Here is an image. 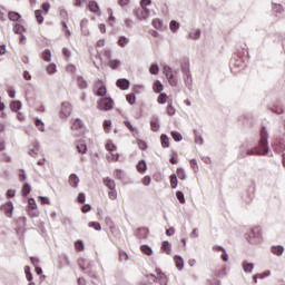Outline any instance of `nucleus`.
Returning a JSON list of instances; mask_svg holds the SVG:
<instances>
[{
	"mask_svg": "<svg viewBox=\"0 0 285 285\" xmlns=\"http://www.w3.org/2000/svg\"><path fill=\"white\" fill-rule=\"evenodd\" d=\"M268 153V132L266 128L261 129L258 146L246 151V155H266Z\"/></svg>",
	"mask_w": 285,
	"mask_h": 285,
	"instance_id": "obj_1",
	"label": "nucleus"
},
{
	"mask_svg": "<svg viewBox=\"0 0 285 285\" xmlns=\"http://www.w3.org/2000/svg\"><path fill=\"white\" fill-rule=\"evenodd\" d=\"M102 184H104V186H106V188H108L109 199L115 202V199H117V197H118V195H117V183H115V179H112L110 177H105L102 179Z\"/></svg>",
	"mask_w": 285,
	"mask_h": 285,
	"instance_id": "obj_2",
	"label": "nucleus"
},
{
	"mask_svg": "<svg viewBox=\"0 0 285 285\" xmlns=\"http://www.w3.org/2000/svg\"><path fill=\"white\" fill-rule=\"evenodd\" d=\"M115 108V100L110 97H104L97 101V109L108 112V110H112Z\"/></svg>",
	"mask_w": 285,
	"mask_h": 285,
	"instance_id": "obj_3",
	"label": "nucleus"
},
{
	"mask_svg": "<svg viewBox=\"0 0 285 285\" xmlns=\"http://www.w3.org/2000/svg\"><path fill=\"white\" fill-rule=\"evenodd\" d=\"M49 12H50V4L48 2H43L41 6V9H38L35 11L37 23L41 26V23H43V16L48 14Z\"/></svg>",
	"mask_w": 285,
	"mask_h": 285,
	"instance_id": "obj_4",
	"label": "nucleus"
},
{
	"mask_svg": "<svg viewBox=\"0 0 285 285\" xmlns=\"http://www.w3.org/2000/svg\"><path fill=\"white\" fill-rule=\"evenodd\" d=\"M94 95H96V97H106V95H108V88L106 87L104 80H97L95 82Z\"/></svg>",
	"mask_w": 285,
	"mask_h": 285,
	"instance_id": "obj_5",
	"label": "nucleus"
},
{
	"mask_svg": "<svg viewBox=\"0 0 285 285\" xmlns=\"http://www.w3.org/2000/svg\"><path fill=\"white\" fill-rule=\"evenodd\" d=\"M106 150H108L110 157L108 159L110 161H119V154L117 153V145L114 144L111 140H108L105 145Z\"/></svg>",
	"mask_w": 285,
	"mask_h": 285,
	"instance_id": "obj_6",
	"label": "nucleus"
},
{
	"mask_svg": "<svg viewBox=\"0 0 285 285\" xmlns=\"http://www.w3.org/2000/svg\"><path fill=\"white\" fill-rule=\"evenodd\" d=\"M78 266L79 268H81V271H83V273H87L88 275H90V277H97L95 272H92V264L86 258H79Z\"/></svg>",
	"mask_w": 285,
	"mask_h": 285,
	"instance_id": "obj_7",
	"label": "nucleus"
},
{
	"mask_svg": "<svg viewBox=\"0 0 285 285\" xmlns=\"http://www.w3.org/2000/svg\"><path fill=\"white\" fill-rule=\"evenodd\" d=\"M72 115V105L68 101H63L60 106L59 117L60 119H68Z\"/></svg>",
	"mask_w": 285,
	"mask_h": 285,
	"instance_id": "obj_8",
	"label": "nucleus"
},
{
	"mask_svg": "<svg viewBox=\"0 0 285 285\" xmlns=\"http://www.w3.org/2000/svg\"><path fill=\"white\" fill-rule=\"evenodd\" d=\"M134 14L138 21H146L150 17V9L137 8L134 10Z\"/></svg>",
	"mask_w": 285,
	"mask_h": 285,
	"instance_id": "obj_9",
	"label": "nucleus"
},
{
	"mask_svg": "<svg viewBox=\"0 0 285 285\" xmlns=\"http://www.w3.org/2000/svg\"><path fill=\"white\" fill-rule=\"evenodd\" d=\"M71 130L79 131V130H86V125L83 124V120L80 118H76L71 120Z\"/></svg>",
	"mask_w": 285,
	"mask_h": 285,
	"instance_id": "obj_10",
	"label": "nucleus"
},
{
	"mask_svg": "<svg viewBox=\"0 0 285 285\" xmlns=\"http://www.w3.org/2000/svg\"><path fill=\"white\" fill-rule=\"evenodd\" d=\"M87 8L90 12H92L94 14H97L99 17V14H101V9L99 8V3H97V1L91 0L88 2Z\"/></svg>",
	"mask_w": 285,
	"mask_h": 285,
	"instance_id": "obj_11",
	"label": "nucleus"
},
{
	"mask_svg": "<svg viewBox=\"0 0 285 285\" xmlns=\"http://www.w3.org/2000/svg\"><path fill=\"white\" fill-rule=\"evenodd\" d=\"M0 210H3L6 217H12V210H14V206L12 202H8L4 205H1Z\"/></svg>",
	"mask_w": 285,
	"mask_h": 285,
	"instance_id": "obj_12",
	"label": "nucleus"
},
{
	"mask_svg": "<svg viewBox=\"0 0 285 285\" xmlns=\"http://www.w3.org/2000/svg\"><path fill=\"white\" fill-rule=\"evenodd\" d=\"M116 86L120 88V90H128L130 88V81L128 79H118Z\"/></svg>",
	"mask_w": 285,
	"mask_h": 285,
	"instance_id": "obj_13",
	"label": "nucleus"
},
{
	"mask_svg": "<svg viewBox=\"0 0 285 285\" xmlns=\"http://www.w3.org/2000/svg\"><path fill=\"white\" fill-rule=\"evenodd\" d=\"M22 104L19 100H12L9 104V108L10 110H12V112H19V109L21 108Z\"/></svg>",
	"mask_w": 285,
	"mask_h": 285,
	"instance_id": "obj_14",
	"label": "nucleus"
},
{
	"mask_svg": "<svg viewBox=\"0 0 285 285\" xmlns=\"http://www.w3.org/2000/svg\"><path fill=\"white\" fill-rule=\"evenodd\" d=\"M76 148H77V153H79L80 155H86V153H88V146L85 145L83 141H79Z\"/></svg>",
	"mask_w": 285,
	"mask_h": 285,
	"instance_id": "obj_15",
	"label": "nucleus"
},
{
	"mask_svg": "<svg viewBox=\"0 0 285 285\" xmlns=\"http://www.w3.org/2000/svg\"><path fill=\"white\" fill-rule=\"evenodd\" d=\"M69 185L72 186V188H77V186H79V176L71 174L69 176Z\"/></svg>",
	"mask_w": 285,
	"mask_h": 285,
	"instance_id": "obj_16",
	"label": "nucleus"
},
{
	"mask_svg": "<svg viewBox=\"0 0 285 285\" xmlns=\"http://www.w3.org/2000/svg\"><path fill=\"white\" fill-rule=\"evenodd\" d=\"M160 144L163 148H170V138L166 134L160 136Z\"/></svg>",
	"mask_w": 285,
	"mask_h": 285,
	"instance_id": "obj_17",
	"label": "nucleus"
},
{
	"mask_svg": "<svg viewBox=\"0 0 285 285\" xmlns=\"http://www.w3.org/2000/svg\"><path fill=\"white\" fill-rule=\"evenodd\" d=\"M271 250L273 255H277L278 257L284 255V246H281V245L272 246Z\"/></svg>",
	"mask_w": 285,
	"mask_h": 285,
	"instance_id": "obj_18",
	"label": "nucleus"
},
{
	"mask_svg": "<svg viewBox=\"0 0 285 285\" xmlns=\"http://www.w3.org/2000/svg\"><path fill=\"white\" fill-rule=\"evenodd\" d=\"M161 250H163V253H166V255H170L173 247L168 240L163 242Z\"/></svg>",
	"mask_w": 285,
	"mask_h": 285,
	"instance_id": "obj_19",
	"label": "nucleus"
},
{
	"mask_svg": "<svg viewBox=\"0 0 285 285\" xmlns=\"http://www.w3.org/2000/svg\"><path fill=\"white\" fill-rule=\"evenodd\" d=\"M129 43H130V39L126 38V36L119 37L118 42H117V45L120 48H126Z\"/></svg>",
	"mask_w": 285,
	"mask_h": 285,
	"instance_id": "obj_20",
	"label": "nucleus"
},
{
	"mask_svg": "<svg viewBox=\"0 0 285 285\" xmlns=\"http://www.w3.org/2000/svg\"><path fill=\"white\" fill-rule=\"evenodd\" d=\"M156 274H157V279H159V282H164L165 284L168 283V277L166 276V274H164V272H161V269L156 268Z\"/></svg>",
	"mask_w": 285,
	"mask_h": 285,
	"instance_id": "obj_21",
	"label": "nucleus"
},
{
	"mask_svg": "<svg viewBox=\"0 0 285 285\" xmlns=\"http://www.w3.org/2000/svg\"><path fill=\"white\" fill-rule=\"evenodd\" d=\"M136 168L138 173H146L148 170V165H146V160H139Z\"/></svg>",
	"mask_w": 285,
	"mask_h": 285,
	"instance_id": "obj_22",
	"label": "nucleus"
},
{
	"mask_svg": "<svg viewBox=\"0 0 285 285\" xmlns=\"http://www.w3.org/2000/svg\"><path fill=\"white\" fill-rule=\"evenodd\" d=\"M8 19L10 21H19L21 19V14L19 12H16V11H9L8 12Z\"/></svg>",
	"mask_w": 285,
	"mask_h": 285,
	"instance_id": "obj_23",
	"label": "nucleus"
},
{
	"mask_svg": "<svg viewBox=\"0 0 285 285\" xmlns=\"http://www.w3.org/2000/svg\"><path fill=\"white\" fill-rule=\"evenodd\" d=\"M13 32L14 35H23V32H26V27H23L21 23H16L13 26Z\"/></svg>",
	"mask_w": 285,
	"mask_h": 285,
	"instance_id": "obj_24",
	"label": "nucleus"
},
{
	"mask_svg": "<svg viewBox=\"0 0 285 285\" xmlns=\"http://www.w3.org/2000/svg\"><path fill=\"white\" fill-rule=\"evenodd\" d=\"M32 187L30 186V184L26 183L21 189L22 197H28V195H30Z\"/></svg>",
	"mask_w": 285,
	"mask_h": 285,
	"instance_id": "obj_25",
	"label": "nucleus"
},
{
	"mask_svg": "<svg viewBox=\"0 0 285 285\" xmlns=\"http://www.w3.org/2000/svg\"><path fill=\"white\" fill-rule=\"evenodd\" d=\"M153 90L154 92H157V94L161 92L164 90V85L161 83V81L159 80L154 81Z\"/></svg>",
	"mask_w": 285,
	"mask_h": 285,
	"instance_id": "obj_26",
	"label": "nucleus"
},
{
	"mask_svg": "<svg viewBox=\"0 0 285 285\" xmlns=\"http://www.w3.org/2000/svg\"><path fill=\"white\" fill-rule=\"evenodd\" d=\"M151 24L154 26V28L156 30H161V28H164V21H161V19L156 18L151 21Z\"/></svg>",
	"mask_w": 285,
	"mask_h": 285,
	"instance_id": "obj_27",
	"label": "nucleus"
},
{
	"mask_svg": "<svg viewBox=\"0 0 285 285\" xmlns=\"http://www.w3.org/2000/svg\"><path fill=\"white\" fill-rule=\"evenodd\" d=\"M174 262L176 264V267L178 268V271H183L184 269V258L176 256L174 257Z\"/></svg>",
	"mask_w": 285,
	"mask_h": 285,
	"instance_id": "obj_28",
	"label": "nucleus"
},
{
	"mask_svg": "<svg viewBox=\"0 0 285 285\" xmlns=\"http://www.w3.org/2000/svg\"><path fill=\"white\" fill-rule=\"evenodd\" d=\"M140 252L144 255H147L148 257H150V255H153V248H150V246H148V245H141L140 246Z\"/></svg>",
	"mask_w": 285,
	"mask_h": 285,
	"instance_id": "obj_29",
	"label": "nucleus"
},
{
	"mask_svg": "<svg viewBox=\"0 0 285 285\" xmlns=\"http://www.w3.org/2000/svg\"><path fill=\"white\" fill-rule=\"evenodd\" d=\"M102 128L105 130V132L108 135L112 128V121L111 120H105L102 122Z\"/></svg>",
	"mask_w": 285,
	"mask_h": 285,
	"instance_id": "obj_30",
	"label": "nucleus"
},
{
	"mask_svg": "<svg viewBox=\"0 0 285 285\" xmlns=\"http://www.w3.org/2000/svg\"><path fill=\"white\" fill-rule=\"evenodd\" d=\"M163 72L166 77V79H168L169 77H173L175 73L173 72V68L168 67V66H165L163 68Z\"/></svg>",
	"mask_w": 285,
	"mask_h": 285,
	"instance_id": "obj_31",
	"label": "nucleus"
},
{
	"mask_svg": "<svg viewBox=\"0 0 285 285\" xmlns=\"http://www.w3.org/2000/svg\"><path fill=\"white\" fill-rule=\"evenodd\" d=\"M77 83H78L79 88H81L82 90L88 88V82L83 79V77H78Z\"/></svg>",
	"mask_w": 285,
	"mask_h": 285,
	"instance_id": "obj_32",
	"label": "nucleus"
},
{
	"mask_svg": "<svg viewBox=\"0 0 285 285\" xmlns=\"http://www.w3.org/2000/svg\"><path fill=\"white\" fill-rule=\"evenodd\" d=\"M150 128H151L153 132H157L159 130V128H160L159 127V120L153 119L150 121Z\"/></svg>",
	"mask_w": 285,
	"mask_h": 285,
	"instance_id": "obj_33",
	"label": "nucleus"
},
{
	"mask_svg": "<svg viewBox=\"0 0 285 285\" xmlns=\"http://www.w3.org/2000/svg\"><path fill=\"white\" fill-rule=\"evenodd\" d=\"M138 235L140 237V239H146L148 237V228H139L138 229Z\"/></svg>",
	"mask_w": 285,
	"mask_h": 285,
	"instance_id": "obj_34",
	"label": "nucleus"
},
{
	"mask_svg": "<svg viewBox=\"0 0 285 285\" xmlns=\"http://www.w3.org/2000/svg\"><path fill=\"white\" fill-rule=\"evenodd\" d=\"M176 176L178 177V179H181V181H184L186 179V171H184L183 168H177Z\"/></svg>",
	"mask_w": 285,
	"mask_h": 285,
	"instance_id": "obj_35",
	"label": "nucleus"
},
{
	"mask_svg": "<svg viewBox=\"0 0 285 285\" xmlns=\"http://www.w3.org/2000/svg\"><path fill=\"white\" fill-rule=\"evenodd\" d=\"M169 29L171 32H177L179 30V22L171 20L169 23Z\"/></svg>",
	"mask_w": 285,
	"mask_h": 285,
	"instance_id": "obj_36",
	"label": "nucleus"
},
{
	"mask_svg": "<svg viewBox=\"0 0 285 285\" xmlns=\"http://www.w3.org/2000/svg\"><path fill=\"white\" fill-rule=\"evenodd\" d=\"M48 75H55L57 72V65L55 63H49L46 68Z\"/></svg>",
	"mask_w": 285,
	"mask_h": 285,
	"instance_id": "obj_37",
	"label": "nucleus"
},
{
	"mask_svg": "<svg viewBox=\"0 0 285 285\" xmlns=\"http://www.w3.org/2000/svg\"><path fill=\"white\" fill-rule=\"evenodd\" d=\"M119 63L120 61L115 59L108 61V66L111 70H117V68H119Z\"/></svg>",
	"mask_w": 285,
	"mask_h": 285,
	"instance_id": "obj_38",
	"label": "nucleus"
},
{
	"mask_svg": "<svg viewBox=\"0 0 285 285\" xmlns=\"http://www.w3.org/2000/svg\"><path fill=\"white\" fill-rule=\"evenodd\" d=\"M157 101H158V104H161V105L166 104V101H168V95L161 92V94L158 96Z\"/></svg>",
	"mask_w": 285,
	"mask_h": 285,
	"instance_id": "obj_39",
	"label": "nucleus"
},
{
	"mask_svg": "<svg viewBox=\"0 0 285 285\" xmlns=\"http://www.w3.org/2000/svg\"><path fill=\"white\" fill-rule=\"evenodd\" d=\"M202 37V30L196 29L193 32L189 33L190 39H199Z\"/></svg>",
	"mask_w": 285,
	"mask_h": 285,
	"instance_id": "obj_40",
	"label": "nucleus"
},
{
	"mask_svg": "<svg viewBox=\"0 0 285 285\" xmlns=\"http://www.w3.org/2000/svg\"><path fill=\"white\" fill-rule=\"evenodd\" d=\"M75 249H76L78 253H82V250H85L83 242L77 240V242L75 243Z\"/></svg>",
	"mask_w": 285,
	"mask_h": 285,
	"instance_id": "obj_41",
	"label": "nucleus"
},
{
	"mask_svg": "<svg viewBox=\"0 0 285 285\" xmlns=\"http://www.w3.org/2000/svg\"><path fill=\"white\" fill-rule=\"evenodd\" d=\"M42 59L43 61H51L52 53L50 52V50L47 49L42 52Z\"/></svg>",
	"mask_w": 285,
	"mask_h": 285,
	"instance_id": "obj_42",
	"label": "nucleus"
},
{
	"mask_svg": "<svg viewBox=\"0 0 285 285\" xmlns=\"http://www.w3.org/2000/svg\"><path fill=\"white\" fill-rule=\"evenodd\" d=\"M126 100L128 101V104H130V106H132L135 101H137V97L135 96V94H128L126 96Z\"/></svg>",
	"mask_w": 285,
	"mask_h": 285,
	"instance_id": "obj_43",
	"label": "nucleus"
},
{
	"mask_svg": "<svg viewBox=\"0 0 285 285\" xmlns=\"http://www.w3.org/2000/svg\"><path fill=\"white\" fill-rule=\"evenodd\" d=\"M35 124H36V128H38V130L43 132L46 128V125L43 124V121H41V119H36Z\"/></svg>",
	"mask_w": 285,
	"mask_h": 285,
	"instance_id": "obj_44",
	"label": "nucleus"
},
{
	"mask_svg": "<svg viewBox=\"0 0 285 285\" xmlns=\"http://www.w3.org/2000/svg\"><path fill=\"white\" fill-rule=\"evenodd\" d=\"M167 81H168L169 86H173L174 88L177 87L178 80L175 75L167 78Z\"/></svg>",
	"mask_w": 285,
	"mask_h": 285,
	"instance_id": "obj_45",
	"label": "nucleus"
},
{
	"mask_svg": "<svg viewBox=\"0 0 285 285\" xmlns=\"http://www.w3.org/2000/svg\"><path fill=\"white\" fill-rule=\"evenodd\" d=\"M177 184H178L177 175L173 174L170 176V188H177Z\"/></svg>",
	"mask_w": 285,
	"mask_h": 285,
	"instance_id": "obj_46",
	"label": "nucleus"
},
{
	"mask_svg": "<svg viewBox=\"0 0 285 285\" xmlns=\"http://www.w3.org/2000/svg\"><path fill=\"white\" fill-rule=\"evenodd\" d=\"M171 137L174 141H181V139H184V137L181 136V134H179V131H171Z\"/></svg>",
	"mask_w": 285,
	"mask_h": 285,
	"instance_id": "obj_47",
	"label": "nucleus"
},
{
	"mask_svg": "<svg viewBox=\"0 0 285 285\" xmlns=\"http://www.w3.org/2000/svg\"><path fill=\"white\" fill-rule=\"evenodd\" d=\"M243 268L245 273H253L254 265L252 263H244Z\"/></svg>",
	"mask_w": 285,
	"mask_h": 285,
	"instance_id": "obj_48",
	"label": "nucleus"
},
{
	"mask_svg": "<svg viewBox=\"0 0 285 285\" xmlns=\"http://www.w3.org/2000/svg\"><path fill=\"white\" fill-rule=\"evenodd\" d=\"M28 215L29 217H39L40 213H39V209L38 208H35V209H28Z\"/></svg>",
	"mask_w": 285,
	"mask_h": 285,
	"instance_id": "obj_49",
	"label": "nucleus"
},
{
	"mask_svg": "<svg viewBox=\"0 0 285 285\" xmlns=\"http://www.w3.org/2000/svg\"><path fill=\"white\" fill-rule=\"evenodd\" d=\"M176 197L180 204H186V198L184 197L183 191H176Z\"/></svg>",
	"mask_w": 285,
	"mask_h": 285,
	"instance_id": "obj_50",
	"label": "nucleus"
},
{
	"mask_svg": "<svg viewBox=\"0 0 285 285\" xmlns=\"http://www.w3.org/2000/svg\"><path fill=\"white\" fill-rule=\"evenodd\" d=\"M150 75H159V66L157 65H151L149 68Z\"/></svg>",
	"mask_w": 285,
	"mask_h": 285,
	"instance_id": "obj_51",
	"label": "nucleus"
},
{
	"mask_svg": "<svg viewBox=\"0 0 285 285\" xmlns=\"http://www.w3.org/2000/svg\"><path fill=\"white\" fill-rule=\"evenodd\" d=\"M137 145H138V148L140 150H146V148H148V144H146V141L141 140V139H138L137 140Z\"/></svg>",
	"mask_w": 285,
	"mask_h": 285,
	"instance_id": "obj_52",
	"label": "nucleus"
},
{
	"mask_svg": "<svg viewBox=\"0 0 285 285\" xmlns=\"http://www.w3.org/2000/svg\"><path fill=\"white\" fill-rule=\"evenodd\" d=\"M124 126H126V128H128V130L130 132H135V130H137L134 126H132V122H130L129 120H125L124 121Z\"/></svg>",
	"mask_w": 285,
	"mask_h": 285,
	"instance_id": "obj_53",
	"label": "nucleus"
},
{
	"mask_svg": "<svg viewBox=\"0 0 285 285\" xmlns=\"http://www.w3.org/2000/svg\"><path fill=\"white\" fill-rule=\"evenodd\" d=\"M35 210V208H37V202L35 200V198H29L28 200V209Z\"/></svg>",
	"mask_w": 285,
	"mask_h": 285,
	"instance_id": "obj_54",
	"label": "nucleus"
},
{
	"mask_svg": "<svg viewBox=\"0 0 285 285\" xmlns=\"http://www.w3.org/2000/svg\"><path fill=\"white\" fill-rule=\"evenodd\" d=\"M175 112H177V111L175 110V107H173V104H169V105L167 106V115H169V117H173V116H175Z\"/></svg>",
	"mask_w": 285,
	"mask_h": 285,
	"instance_id": "obj_55",
	"label": "nucleus"
},
{
	"mask_svg": "<svg viewBox=\"0 0 285 285\" xmlns=\"http://www.w3.org/2000/svg\"><path fill=\"white\" fill-rule=\"evenodd\" d=\"M153 3V0H140V8L148 9V6Z\"/></svg>",
	"mask_w": 285,
	"mask_h": 285,
	"instance_id": "obj_56",
	"label": "nucleus"
},
{
	"mask_svg": "<svg viewBox=\"0 0 285 285\" xmlns=\"http://www.w3.org/2000/svg\"><path fill=\"white\" fill-rule=\"evenodd\" d=\"M12 159L10 158V156H8V154H1L0 156V161H4L6 164H10Z\"/></svg>",
	"mask_w": 285,
	"mask_h": 285,
	"instance_id": "obj_57",
	"label": "nucleus"
},
{
	"mask_svg": "<svg viewBox=\"0 0 285 285\" xmlns=\"http://www.w3.org/2000/svg\"><path fill=\"white\" fill-rule=\"evenodd\" d=\"M89 227L95 228V230H101V224H99L97 222L89 223Z\"/></svg>",
	"mask_w": 285,
	"mask_h": 285,
	"instance_id": "obj_58",
	"label": "nucleus"
},
{
	"mask_svg": "<svg viewBox=\"0 0 285 285\" xmlns=\"http://www.w3.org/2000/svg\"><path fill=\"white\" fill-rule=\"evenodd\" d=\"M189 164H190V167L193 168L194 173H197V170H199V165H197V160L191 159Z\"/></svg>",
	"mask_w": 285,
	"mask_h": 285,
	"instance_id": "obj_59",
	"label": "nucleus"
},
{
	"mask_svg": "<svg viewBox=\"0 0 285 285\" xmlns=\"http://www.w3.org/2000/svg\"><path fill=\"white\" fill-rule=\"evenodd\" d=\"M24 273L28 282H32V273H30V268L28 266L24 267Z\"/></svg>",
	"mask_w": 285,
	"mask_h": 285,
	"instance_id": "obj_60",
	"label": "nucleus"
},
{
	"mask_svg": "<svg viewBox=\"0 0 285 285\" xmlns=\"http://www.w3.org/2000/svg\"><path fill=\"white\" fill-rule=\"evenodd\" d=\"M120 262H128V254L124 250L119 253Z\"/></svg>",
	"mask_w": 285,
	"mask_h": 285,
	"instance_id": "obj_61",
	"label": "nucleus"
},
{
	"mask_svg": "<svg viewBox=\"0 0 285 285\" xmlns=\"http://www.w3.org/2000/svg\"><path fill=\"white\" fill-rule=\"evenodd\" d=\"M86 0H73L75 8H83Z\"/></svg>",
	"mask_w": 285,
	"mask_h": 285,
	"instance_id": "obj_62",
	"label": "nucleus"
},
{
	"mask_svg": "<svg viewBox=\"0 0 285 285\" xmlns=\"http://www.w3.org/2000/svg\"><path fill=\"white\" fill-rule=\"evenodd\" d=\"M78 203H79V204H85V203H86V194L80 193V194L78 195Z\"/></svg>",
	"mask_w": 285,
	"mask_h": 285,
	"instance_id": "obj_63",
	"label": "nucleus"
},
{
	"mask_svg": "<svg viewBox=\"0 0 285 285\" xmlns=\"http://www.w3.org/2000/svg\"><path fill=\"white\" fill-rule=\"evenodd\" d=\"M62 55H63L65 59H67V60L70 59L71 53L68 50V48L62 49Z\"/></svg>",
	"mask_w": 285,
	"mask_h": 285,
	"instance_id": "obj_64",
	"label": "nucleus"
}]
</instances>
